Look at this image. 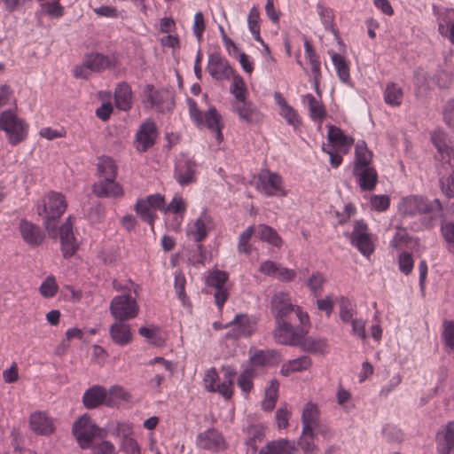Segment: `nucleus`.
I'll return each mask as SVG.
<instances>
[{
    "label": "nucleus",
    "instance_id": "f257e3e1",
    "mask_svg": "<svg viewBox=\"0 0 454 454\" xmlns=\"http://www.w3.org/2000/svg\"><path fill=\"white\" fill-rule=\"evenodd\" d=\"M397 213L403 218L419 217L421 225L426 229H431L442 216V206L439 199L431 200L427 196L410 194L399 200Z\"/></svg>",
    "mask_w": 454,
    "mask_h": 454
},
{
    "label": "nucleus",
    "instance_id": "f03ea898",
    "mask_svg": "<svg viewBox=\"0 0 454 454\" xmlns=\"http://www.w3.org/2000/svg\"><path fill=\"white\" fill-rule=\"evenodd\" d=\"M67 207L65 196L57 192L45 193L35 205V212L50 237L56 236L59 220L67 210Z\"/></svg>",
    "mask_w": 454,
    "mask_h": 454
},
{
    "label": "nucleus",
    "instance_id": "7ed1b4c3",
    "mask_svg": "<svg viewBox=\"0 0 454 454\" xmlns=\"http://www.w3.org/2000/svg\"><path fill=\"white\" fill-rule=\"evenodd\" d=\"M270 311L275 322L291 321L294 313L301 325H309V315L298 305L293 304L291 296L287 292H278L270 300Z\"/></svg>",
    "mask_w": 454,
    "mask_h": 454
},
{
    "label": "nucleus",
    "instance_id": "20e7f679",
    "mask_svg": "<svg viewBox=\"0 0 454 454\" xmlns=\"http://www.w3.org/2000/svg\"><path fill=\"white\" fill-rule=\"evenodd\" d=\"M28 124L12 110L0 113V130L5 133L7 141L12 145L23 142L28 133Z\"/></svg>",
    "mask_w": 454,
    "mask_h": 454
},
{
    "label": "nucleus",
    "instance_id": "39448f33",
    "mask_svg": "<svg viewBox=\"0 0 454 454\" xmlns=\"http://www.w3.org/2000/svg\"><path fill=\"white\" fill-rule=\"evenodd\" d=\"M72 431L79 446L82 449H88L95 437L106 438L107 432L98 427L86 414L81 416L73 425Z\"/></svg>",
    "mask_w": 454,
    "mask_h": 454
},
{
    "label": "nucleus",
    "instance_id": "423d86ee",
    "mask_svg": "<svg viewBox=\"0 0 454 454\" xmlns=\"http://www.w3.org/2000/svg\"><path fill=\"white\" fill-rule=\"evenodd\" d=\"M140 311L136 296L121 294L114 296L109 305L111 316L117 321H129L136 318Z\"/></svg>",
    "mask_w": 454,
    "mask_h": 454
},
{
    "label": "nucleus",
    "instance_id": "0eeeda50",
    "mask_svg": "<svg viewBox=\"0 0 454 454\" xmlns=\"http://www.w3.org/2000/svg\"><path fill=\"white\" fill-rule=\"evenodd\" d=\"M310 327L309 325H301L294 327L291 321L276 322V327L273 333L275 340L283 345L296 347L301 337H304Z\"/></svg>",
    "mask_w": 454,
    "mask_h": 454
},
{
    "label": "nucleus",
    "instance_id": "6e6552de",
    "mask_svg": "<svg viewBox=\"0 0 454 454\" xmlns=\"http://www.w3.org/2000/svg\"><path fill=\"white\" fill-rule=\"evenodd\" d=\"M349 241L366 258H369L375 251L372 234L369 232L368 225L364 220H356L354 223Z\"/></svg>",
    "mask_w": 454,
    "mask_h": 454
},
{
    "label": "nucleus",
    "instance_id": "1a4fd4ad",
    "mask_svg": "<svg viewBox=\"0 0 454 454\" xmlns=\"http://www.w3.org/2000/svg\"><path fill=\"white\" fill-rule=\"evenodd\" d=\"M257 189L268 197L286 196L287 192L283 186V179L278 173L269 169H262L258 175Z\"/></svg>",
    "mask_w": 454,
    "mask_h": 454
},
{
    "label": "nucleus",
    "instance_id": "9d476101",
    "mask_svg": "<svg viewBox=\"0 0 454 454\" xmlns=\"http://www.w3.org/2000/svg\"><path fill=\"white\" fill-rule=\"evenodd\" d=\"M214 228V220L207 209H203L198 218L188 223L186 237L195 243H201Z\"/></svg>",
    "mask_w": 454,
    "mask_h": 454
},
{
    "label": "nucleus",
    "instance_id": "9b49d317",
    "mask_svg": "<svg viewBox=\"0 0 454 454\" xmlns=\"http://www.w3.org/2000/svg\"><path fill=\"white\" fill-rule=\"evenodd\" d=\"M230 330L225 333V338L229 340H238L249 337L256 328V321L247 314H237L234 318L228 323Z\"/></svg>",
    "mask_w": 454,
    "mask_h": 454
},
{
    "label": "nucleus",
    "instance_id": "f8f14e48",
    "mask_svg": "<svg viewBox=\"0 0 454 454\" xmlns=\"http://www.w3.org/2000/svg\"><path fill=\"white\" fill-rule=\"evenodd\" d=\"M60 251L65 259L73 257L79 248V242L74 233V223L69 215L59 226Z\"/></svg>",
    "mask_w": 454,
    "mask_h": 454
},
{
    "label": "nucleus",
    "instance_id": "ddd939ff",
    "mask_svg": "<svg viewBox=\"0 0 454 454\" xmlns=\"http://www.w3.org/2000/svg\"><path fill=\"white\" fill-rule=\"evenodd\" d=\"M157 137V126L153 121L147 120L142 122L133 141L136 150L139 153L148 151L155 145Z\"/></svg>",
    "mask_w": 454,
    "mask_h": 454
},
{
    "label": "nucleus",
    "instance_id": "4468645a",
    "mask_svg": "<svg viewBox=\"0 0 454 454\" xmlns=\"http://www.w3.org/2000/svg\"><path fill=\"white\" fill-rule=\"evenodd\" d=\"M18 231L23 242L31 248L41 247L46 239L44 231L38 224L25 218L19 222Z\"/></svg>",
    "mask_w": 454,
    "mask_h": 454
},
{
    "label": "nucleus",
    "instance_id": "2eb2a0df",
    "mask_svg": "<svg viewBox=\"0 0 454 454\" xmlns=\"http://www.w3.org/2000/svg\"><path fill=\"white\" fill-rule=\"evenodd\" d=\"M168 94L163 90H156L153 84H146L143 90V103L160 113L170 111L173 102L168 100Z\"/></svg>",
    "mask_w": 454,
    "mask_h": 454
},
{
    "label": "nucleus",
    "instance_id": "dca6fc26",
    "mask_svg": "<svg viewBox=\"0 0 454 454\" xmlns=\"http://www.w3.org/2000/svg\"><path fill=\"white\" fill-rule=\"evenodd\" d=\"M196 444L200 449L213 452H219L226 448L223 434L215 428H208L200 433L196 437Z\"/></svg>",
    "mask_w": 454,
    "mask_h": 454
},
{
    "label": "nucleus",
    "instance_id": "f3484780",
    "mask_svg": "<svg viewBox=\"0 0 454 454\" xmlns=\"http://www.w3.org/2000/svg\"><path fill=\"white\" fill-rule=\"evenodd\" d=\"M431 140L437 150L441 160L449 164L450 169L454 171V147L448 135L444 131L437 129L432 132Z\"/></svg>",
    "mask_w": 454,
    "mask_h": 454
},
{
    "label": "nucleus",
    "instance_id": "a211bd4d",
    "mask_svg": "<svg viewBox=\"0 0 454 454\" xmlns=\"http://www.w3.org/2000/svg\"><path fill=\"white\" fill-rule=\"evenodd\" d=\"M174 176L181 186L189 185L196 180V163L194 160L182 156L175 165Z\"/></svg>",
    "mask_w": 454,
    "mask_h": 454
},
{
    "label": "nucleus",
    "instance_id": "6ab92c4d",
    "mask_svg": "<svg viewBox=\"0 0 454 454\" xmlns=\"http://www.w3.org/2000/svg\"><path fill=\"white\" fill-rule=\"evenodd\" d=\"M259 271L281 282H291L297 276L294 270L284 267L280 263L270 260L262 262L259 267Z\"/></svg>",
    "mask_w": 454,
    "mask_h": 454
},
{
    "label": "nucleus",
    "instance_id": "aec40b11",
    "mask_svg": "<svg viewBox=\"0 0 454 454\" xmlns=\"http://www.w3.org/2000/svg\"><path fill=\"white\" fill-rule=\"evenodd\" d=\"M231 110L238 114L239 121L247 124H255L262 121V114L256 106L249 101H232Z\"/></svg>",
    "mask_w": 454,
    "mask_h": 454
},
{
    "label": "nucleus",
    "instance_id": "412c9836",
    "mask_svg": "<svg viewBox=\"0 0 454 454\" xmlns=\"http://www.w3.org/2000/svg\"><path fill=\"white\" fill-rule=\"evenodd\" d=\"M207 70L215 80H228L233 74V69L227 59L218 53L209 54Z\"/></svg>",
    "mask_w": 454,
    "mask_h": 454
},
{
    "label": "nucleus",
    "instance_id": "4be33fe9",
    "mask_svg": "<svg viewBox=\"0 0 454 454\" xmlns=\"http://www.w3.org/2000/svg\"><path fill=\"white\" fill-rule=\"evenodd\" d=\"M327 132V139L329 144L325 146L336 149L341 153H348L354 144V139L343 133V131L333 125H329Z\"/></svg>",
    "mask_w": 454,
    "mask_h": 454
},
{
    "label": "nucleus",
    "instance_id": "5701e85b",
    "mask_svg": "<svg viewBox=\"0 0 454 454\" xmlns=\"http://www.w3.org/2000/svg\"><path fill=\"white\" fill-rule=\"evenodd\" d=\"M29 427L38 435L48 436L55 431L53 419L43 411H35L29 416Z\"/></svg>",
    "mask_w": 454,
    "mask_h": 454
},
{
    "label": "nucleus",
    "instance_id": "b1692460",
    "mask_svg": "<svg viewBox=\"0 0 454 454\" xmlns=\"http://www.w3.org/2000/svg\"><path fill=\"white\" fill-rule=\"evenodd\" d=\"M82 402L88 410L106 406V388L98 384L90 387L84 391Z\"/></svg>",
    "mask_w": 454,
    "mask_h": 454
},
{
    "label": "nucleus",
    "instance_id": "393cba45",
    "mask_svg": "<svg viewBox=\"0 0 454 454\" xmlns=\"http://www.w3.org/2000/svg\"><path fill=\"white\" fill-rule=\"evenodd\" d=\"M93 192L99 198H117L123 195L122 186L115 178H101L93 185Z\"/></svg>",
    "mask_w": 454,
    "mask_h": 454
},
{
    "label": "nucleus",
    "instance_id": "a878e982",
    "mask_svg": "<svg viewBox=\"0 0 454 454\" xmlns=\"http://www.w3.org/2000/svg\"><path fill=\"white\" fill-rule=\"evenodd\" d=\"M353 175L357 180V184L362 191H372L378 183V173L372 167H354Z\"/></svg>",
    "mask_w": 454,
    "mask_h": 454
},
{
    "label": "nucleus",
    "instance_id": "bb28decb",
    "mask_svg": "<svg viewBox=\"0 0 454 454\" xmlns=\"http://www.w3.org/2000/svg\"><path fill=\"white\" fill-rule=\"evenodd\" d=\"M297 347H299L303 352L314 355L325 356L329 353L328 340L322 337H306L305 335L301 338Z\"/></svg>",
    "mask_w": 454,
    "mask_h": 454
},
{
    "label": "nucleus",
    "instance_id": "cd10ccee",
    "mask_svg": "<svg viewBox=\"0 0 454 454\" xmlns=\"http://www.w3.org/2000/svg\"><path fill=\"white\" fill-rule=\"evenodd\" d=\"M126 321H117L109 327V335L112 341L121 347L127 346L132 341L130 325Z\"/></svg>",
    "mask_w": 454,
    "mask_h": 454
},
{
    "label": "nucleus",
    "instance_id": "c85d7f7f",
    "mask_svg": "<svg viewBox=\"0 0 454 454\" xmlns=\"http://www.w3.org/2000/svg\"><path fill=\"white\" fill-rule=\"evenodd\" d=\"M203 127H207L215 134V138L218 143L223 141V136L222 129L223 125L222 123V116L215 107L212 106L207 112L203 113V123L200 128Z\"/></svg>",
    "mask_w": 454,
    "mask_h": 454
},
{
    "label": "nucleus",
    "instance_id": "c756f323",
    "mask_svg": "<svg viewBox=\"0 0 454 454\" xmlns=\"http://www.w3.org/2000/svg\"><path fill=\"white\" fill-rule=\"evenodd\" d=\"M133 93L129 83L120 82L114 90V105L121 110L127 112L131 109L133 101Z\"/></svg>",
    "mask_w": 454,
    "mask_h": 454
},
{
    "label": "nucleus",
    "instance_id": "7c9ffc66",
    "mask_svg": "<svg viewBox=\"0 0 454 454\" xmlns=\"http://www.w3.org/2000/svg\"><path fill=\"white\" fill-rule=\"evenodd\" d=\"M297 450L295 442L288 439L271 441L258 454H294Z\"/></svg>",
    "mask_w": 454,
    "mask_h": 454
},
{
    "label": "nucleus",
    "instance_id": "2f4dec72",
    "mask_svg": "<svg viewBox=\"0 0 454 454\" xmlns=\"http://www.w3.org/2000/svg\"><path fill=\"white\" fill-rule=\"evenodd\" d=\"M317 12L325 29L332 32L338 43H341L339 30L334 24V13L333 9L318 3L317 4Z\"/></svg>",
    "mask_w": 454,
    "mask_h": 454
},
{
    "label": "nucleus",
    "instance_id": "473e14b6",
    "mask_svg": "<svg viewBox=\"0 0 454 454\" xmlns=\"http://www.w3.org/2000/svg\"><path fill=\"white\" fill-rule=\"evenodd\" d=\"M280 360L279 353L273 349L258 350L250 356L251 364L256 366L275 365Z\"/></svg>",
    "mask_w": 454,
    "mask_h": 454
},
{
    "label": "nucleus",
    "instance_id": "72a5a7b5",
    "mask_svg": "<svg viewBox=\"0 0 454 454\" xmlns=\"http://www.w3.org/2000/svg\"><path fill=\"white\" fill-rule=\"evenodd\" d=\"M312 365V360L309 356H301L285 363L280 369V373L288 376L291 373L303 372Z\"/></svg>",
    "mask_w": 454,
    "mask_h": 454
},
{
    "label": "nucleus",
    "instance_id": "f704fd0d",
    "mask_svg": "<svg viewBox=\"0 0 454 454\" xmlns=\"http://www.w3.org/2000/svg\"><path fill=\"white\" fill-rule=\"evenodd\" d=\"M130 399L131 395L121 385H113L106 389V407L113 408Z\"/></svg>",
    "mask_w": 454,
    "mask_h": 454
},
{
    "label": "nucleus",
    "instance_id": "c9c22d12",
    "mask_svg": "<svg viewBox=\"0 0 454 454\" xmlns=\"http://www.w3.org/2000/svg\"><path fill=\"white\" fill-rule=\"evenodd\" d=\"M302 98L308 104L309 117L312 121H322L326 117V110L320 99L310 93L304 95Z\"/></svg>",
    "mask_w": 454,
    "mask_h": 454
},
{
    "label": "nucleus",
    "instance_id": "e433bc0d",
    "mask_svg": "<svg viewBox=\"0 0 454 454\" xmlns=\"http://www.w3.org/2000/svg\"><path fill=\"white\" fill-rule=\"evenodd\" d=\"M328 53L336 70L338 78L343 83L348 82L350 79L349 66L348 61L342 55L333 51H329Z\"/></svg>",
    "mask_w": 454,
    "mask_h": 454
},
{
    "label": "nucleus",
    "instance_id": "4c0bfd02",
    "mask_svg": "<svg viewBox=\"0 0 454 454\" xmlns=\"http://www.w3.org/2000/svg\"><path fill=\"white\" fill-rule=\"evenodd\" d=\"M257 237L275 247H280L283 244V240L276 230L267 224L257 226Z\"/></svg>",
    "mask_w": 454,
    "mask_h": 454
},
{
    "label": "nucleus",
    "instance_id": "58836bf2",
    "mask_svg": "<svg viewBox=\"0 0 454 454\" xmlns=\"http://www.w3.org/2000/svg\"><path fill=\"white\" fill-rule=\"evenodd\" d=\"M384 100L388 106H400L403 100V89L395 82L387 83L384 91Z\"/></svg>",
    "mask_w": 454,
    "mask_h": 454
},
{
    "label": "nucleus",
    "instance_id": "ea45409f",
    "mask_svg": "<svg viewBox=\"0 0 454 454\" xmlns=\"http://www.w3.org/2000/svg\"><path fill=\"white\" fill-rule=\"evenodd\" d=\"M279 383L276 379L270 381L269 386L265 389L264 399L262 402V408L265 411H272L278 397Z\"/></svg>",
    "mask_w": 454,
    "mask_h": 454
},
{
    "label": "nucleus",
    "instance_id": "a19ab883",
    "mask_svg": "<svg viewBox=\"0 0 454 454\" xmlns=\"http://www.w3.org/2000/svg\"><path fill=\"white\" fill-rule=\"evenodd\" d=\"M372 153L368 150L364 140H358L355 149L354 167H368L371 166Z\"/></svg>",
    "mask_w": 454,
    "mask_h": 454
},
{
    "label": "nucleus",
    "instance_id": "79ce46f5",
    "mask_svg": "<svg viewBox=\"0 0 454 454\" xmlns=\"http://www.w3.org/2000/svg\"><path fill=\"white\" fill-rule=\"evenodd\" d=\"M339 301V317L342 323H348L354 319L356 314V307L352 301L345 296L338 298Z\"/></svg>",
    "mask_w": 454,
    "mask_h": 454
},
{
    "label": "nucleus",
    "instance_id": "37998d69",
    "mask_svg": "<svg viewBox=\"0 0 454 454\" xmlns=\"http://www.w3.org/2000/svg\"><path fill=\"white\" fill-rule=\"evenodd\" d=\"M117 165L114 160L110 157H102L98 163V173L99 179L101 178H116L117 176Z\"/></svg>",
    "mask_w": 454,
    "mask_h": 454
},
{
    "label": "nucleus",
    "instance_id": "c03bdc74",
    "mask_svg": "<svg viewBox=\"0 0 454 454\" xmlns=\"http://www.w3.org/2000/svg\"><path fill=\"white\" fill-rule=\"evenodd\" d=\"M85 65L90 71L98 72L108 68L111 66V60L103 54L91 53L87 56Z\"/></svg>",
    "mask_w": 454,
    "mask_h": 454
},
{
    "label": "nucleus",
    "instance_id": "a18cd8bd",
    "mask_svg": "<svg viewBox=\"0 0 454 454\" xmlns=\"http://www.w3.org/2000/svg\"><path fill=\"white\" fill-rule=\"evenodd\" d=\"M440 454H450L454 451V420L445 425L443 443L438 444Z\"/></svg>",
    "mask_w": 454,
    "mask_h": 454
},
{
    "label": "nucleus",
    "instance_id": "49530a36",
    "mask_svg": "<svg viewBox=\"0 0 454 454\" xmlns=\"http://www.w3.org/2000/svg\"><path fill=\"white\" fill-rule=\"evenodd\" d=\"M134 209L143 221L153 227L155 219L157 218L156 212L148 206L144 199H138L137 200Z\"/></svg>",
    "mask_w": 454,
    "mask_h": 454
},
{
    "label": "nucleus",
    "instance_id": "de8ad7c7",
    "mask_svg": "<svg viewBox=\"0 0 454 454\" xmlns=\"http://www.w3.org/2000/svg\"><path fill=\"white\" fill-rule=\"evenodd\" d=\"M260 13L259 10L256 6H253L247 15V26L249 28V31L251 32L253 38L260 43H263V40L260 34Z\"/></svg>",
    "mask_w": 454,
    "mask_h": 454
},
{
    "label": "nucleus",
    "instance_id": "09e8293b",
    "mask_svg": "<svg viewBox=\"0 0 454 454\" xmlns=\"http://www.w3.org/2000/svg\"><path fill=\"white\" fill-rule=\"evenodd\" d=\"M236 374L234 369L229 368L224 375V380L222 383H218L215 388V392L221 394L225 399H230L232 396V385L233 377Z\"/></svg>",
    "mask_w": 454,
    "mask_h": 454
},
{
    "label": "nucleus",
    "instance_id": "8fccbe9b",
    "mask_svg": "<svg viewBox=\"0 0 454 454\" xmlns=\"http://www.w3.org/2000/svg\"><path fill=\"white\" fill-rule=\"evenodd\" d=\"M326 282V278L319 271L313 272L306 282V286L309 289L314 297H318L323 292V286Z\"/></svg>",
    "mask_w": 454,
    "mask_h": 454
},
{
    "label": "nucleus",
    "instance_id": "3c124183",
    "mask_svg": "<svg viewBox=\"0 0 454 454\" xmlns=\"http://www.w3.org/2000/svg\"><path fill=\"white\" fill-rule=\"evenodd\" d=\"M231 93L233 95V101L243 102L247 100V89L240 75H235L230 88Z\"/></svg>",
    "mask_w": 454,
    "mask_h": 454
},
{
    "label": "nucleus",
    "instance_id": "603ef678",
    "mask_svg": "<svg viewBox=\"0 0 454 454\" xmlns=\"http://www.w3.org/2000/svg\"><path fill=\"white\" fill-rule=\"evenodd\" d=\"M254 232V226L250 225L239 235L237 246V250L239 253L245 254L247 255L251 254L252 247L249 241Z\"/></svg>",
    "mask_w": 454,
    "mask_h": 454
},
{
    "label": "nucleus",
    "instance_id": "864d4df0",
    "mask_svg": "<svg viewBox=\"0 0 454 454\" xmlns=\"http://www.w3.org/2000/svg\"><path fill=\"white\" fill-rule=\"evenodd\" d=\"M254 369H245L238 377L237 384L243 393L249 394L254 387Z\"/></svg>",
    "mask_w": 454,
    "mask_h": 454
},
{
    "label": "nucleus",
    "instance_id": "5fc2aeb1",
    "mask_svg": "<svg viewBox=\"0 0 454 454\" xmlns=\"http://www.w3.org/2000/svg\"><path fill=\"white\" fill-rule=\"evenodd\" d=\"M187 210V204L180 195H175L171 201L164 208V213L171 212L176 216H184Z\"/></svg>",
    "mask_w": 454,
    "mask_h": 454
},
{
    "label": "nucleus",
    "instance_id": "6e6d98bb",
    "mask_svg": "<svg viewBox=\"0 0 454 454\" xmlns=\"http://www.w3.org/2000/svg\"><path fill=\"white\" fill-rule=\"evenodd\" d=\"M59 290L55 277L48 276L39 286V292L44 298H52Z\"/></svg>",
    "mask_w": 454,
    "mask_h": 454
},
{
    "label": "nucleus",
    "instance_id": "4d7b16f0",
    "mask_svg": "<svg viewBox=\"0 0 454 454\" xmlns=\"http://www.w3.org/2000/svg\"><path fill=\"white\" fill-rule=\"evenodd\" d=\"M441 233L447 249L454 254V223L445 222L441 225Z\"/></svg>",
    "mask_w": 454,
    "mask_h": 454
},
{
    "label": "nucleus",
    "instance_id": "13d9d810",
    "mask_svg": "<svg viewBox=\"0 0 454 454\" xmlns=\"http://www.w3.org/2000/svg\"><path fill=\"white\" fill-rule=\"evenodd\" d=\"M228 278V274L225 271L215 270L208 275L206 283L208 286L214 287L215 289L223 288L225 287Z\"/></svg>",
    "mask_w": 454,
    "mask_h": 454
},
{
    "label": "nucleus",
    "instance_id": "bf43d9fd",
    "mask_svg": "<svg viewBox=\"0 0 454 454\" xmlns=\"http://www.w3.org/2000/svg\"><path fill=\"white\" fill-rule=\"evenodd\" d=\"M206 255L204 254V247L200 243H196L188 251V261L194 266H200L204 264Z\"/></svg>",
    "mask_w": 454,
    "mask_h": 454
},
{
    "label": "nucleus",
    "instance_id": "052dcab7",
    "mask_svg": "<svg viewBox=\"0 0 454 454\" xmlns=\"http://www.w3.org/2000/svg\"><path fill=\"white\" fill-rule=\"evenodd\" d=\"M279 114L286 120L287 124L294 127V129H298L301 123V118L297 113V111L291 106H285L283 109H280Z\"/></svg>",
    "mask_w": 454,
    "mask_h": 454
},
{
    "label": "nucleus",
    "instance_id": "680f3d73",
    "mask_svg": "<svg viewBox=\"0 0 454 454\" xmlns=\"http://www.w3.org/2000/svg\"><path fill=\"white\" fill-rule=\"evenodd\" d=\"M319 419L318 407L310 402L307 403L303 408L301 414V421L306 423L316 424Z\"/></svg>",
    "mask_w": 454,
    "mask_h": 454
},
{
    "label": "nucleus",
    "instance_id": "e2e57ef3",
    "mask_svg": "<svg viewBox=\"0 0 454 454\" xmlns=\"http://www.w3.org/2000/svg\"><path fill=\"white\" fill-rule=\"evenodd\" d=\"M410 239L411 238L406 230L398 228L390 241V247L396 250L401 249L409 243Z\"/></svg>",
    "mask_w": 454,
    "mask_h": 454
},
{
    "label": "nucleus",
    "instance_id": "0e129e2a",
    "mask_svg": "<svg viewBox=\"0 0 454 454\" xmlns=\"http://www.w3.org/2000/svg\"><path fill=\"white\" fill-rule=\"evenodd\" d=\"M442 339L445 346L454 351V320L443 322Z\"/></svg>",
    "mask_w": 454,
    "mask_h": 454
},
{
    "label": "nucleus",
    "instance_id": "69168bd1",
    "mask_svg": "<svg viewBox=\"0 0 454 454\" xmlns=\"http://www.w3.org/2000/svg\"><path fill=\"white\" fill-rule=\"evenodd\" d=\"M186 103L188 106L189 114L191 120L198 126L201 127V124L203 123V112H201L197 106L196 101L192 98H188L186 99Z\"/></svg>",
    "mask_w": 454,
    "mask_h": 454
},
{
    "label": "nucleus",
    "instance_id": "338daca9",
    "mask_svg": "<svg viewBox=\"0 0 454 454\" xmlns=\"http://www.w3.org/2000/svg\"><path fill=\"white\" fill-rule=\"evenodd\" d=\"M440 184L442 192L448 198L454 197V171L451 169V174L447 176H442L440 179Z\"/></svg>",
    "mask_w": 454,
    "mask_h": 454
},
{
    "label": "nucleus",
    "instance_id": "774afa93",
    "mask_svg": "<svg viewBox=\"0 0 454 454\" xmlns=\"http://www.w3.org/2000/svg\"><path fill=\"white\" fill-rule=\"evenodd\" d=\"M442 116L445 124L454 129V98L446 102L442 110Z\"/></svg>",
    "mask_w": 454,
    "mask_h": 454
}]
</instances>
